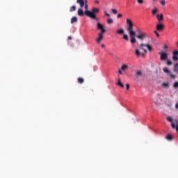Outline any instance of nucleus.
Masks as SVG:
<instances>
[{
    "label": "nucleus",
    "mask_w": 178,
    "mask_h": 178,
    "mask_svg": "<svg viewBox=\"0 0 178 178\" xmlns=\"http://www.w3.org/2000/svg\"><path fill=\"white\" fill-rule=\"evenodd\" d=\"M162 87L164 88H169V83L165 82L162 83Z\"/></svg>",
    "instance_id": "nucleus-16"
},
{
    "label": "nucleus",
    "mask_w": 178,
    "mask_h": 178,
    "mask_svg": "<svg viewBox=\"0 0 178 178\" xmlns=\"http://www.w3.org/2000/svg\"><path fill=\"white\" fill-rule=\"evenodd\" d=\"M78 83L79 84H83V83H84V79L81 77L78 78Z\"/></svg>",
    "instance_id": "nucleus-19"
},
{
    "label": "nucleus",
    "mask_w": 178,
    "mask_h": 178,
    "mask_svg": "<svg viewBox=\"0 0 178 178\" xmlns=\"http://www.w3.org/2000/svg\"><path fill=\"white\" fill-rule=\"evenodd\" d=\"M117 33L118 34H124V30H123V29H120L117 30Z\"/></svg>",
    "instance_id": "nucleus-18"
},
{
    "label": "nucleus",
    "mask_w": 178,
    "mask_h": 178,
    "mask_svg": "<svg viewBox=\"0 0 178 178\" xmlns=\"http://www.w3.org/2000/svg\"><path fill=\"white\" fill-rule=\"evenodd\" d=\"M104 40V33H98V38H96V42L97 44H101V41Z\"/></svg>",
    "instance_id": "nucleus-8"
},
{
    "label": "nucleus",
    "mask_w": 178,
    "mask_h": 178,
    "mask_svg": "<svg viewBox=\"0 0 178 178\" xmlns=\"http://www.w3.org/2000/svg\"><path fill=\"white\" fill-rule=\"evenodd\" d=\"M87 0H76V3L79 4L80 8L78 9V16H84L85 13L83 11V8H85V10H88V5Z\"/></svg>",
    "instance_id": "nucleus-2"
},
{
    "label": "nucleus",
    "mask_w": 178,
    "mask_h": 178,
    "mask_svg": "<svg viewBox=\"0 0 178 178\" xmlns=\"http://www.w3.org/2000/svg\"><path fill=\"white\" fill-rule=\"evenodd\" d=\"M68 40H72V36H68Z\"/></svg>",
    "instance_id": "nucleus-44"
},
{
    "label": "nucleus",
    "mask_w": 178,
    "mask_h": 178,
    "mask_svg": "<svg viewBox=\"0 0 178 178\" xmlns=\"http://www.w3.org/2000/svg\"><path fill=\"white\" fill-rule=\"evenodd\" d=\"M117 86L119 87H121V88H124V85L122 83V81H120V79H118L117 82Z\"/></svg>",
    "instance_id": "nucleus-12"
},
{
    "label": "nucleus",
    "mask_w": 178,
    "mask_h": 178,
    "mask_svg": "<svg viewBox=\"0 0 178 178\" xmlns=\"http://www.w3.org/2000/svg\"><path fill=\"white\" fill-rule=\"evenodd\" d=\"M127 67H129V66H127V65H122V67H121V70H126V69H127Z\"/></svg>",
    "instance_id": "nucleus-23"
},
{
    "label": "nucleus",
    "mask_w": 178,
    "mask_h": 178,
    "mask_svg": "<svg viewBox=\"0 0 178 178\" xmlns=\"http://www.w3.org/2000/svg\"><path fill=\"white\" fill-rule=\"evenodd\" d=\"M99 13V8H93L91 11H89L88 10H85L84 13L86 16H88V17H90V19H92L93 20H98V18H97V15L95 13Z\"/></svg>",
    "instance_id": "nucleus-3"
},
{
    "label": "nucleus",
    "mask_w": 178,
    "mask_h": 178,
    "mask_svg": "<svg viewBox=\"0 0 178 178\" xmlns=\"http://www.w3.org/2000/svg\"><path fill=\"white\" fill-rule=\"evenodd\" d=\"M163 72H164V73H170V72L169 71V70L168 69V67H164L163 69Z\"/></svg>",
    "instance_id": "nucleus-26"
},
{
    "label": "nucleus",
    "mask_w": 178,
    "mask_h": 178,
    "mask_svg": "<svg viewBox=\"0 0 178 178\" xmlns=\"http://www.w3.org/2000/svg\"><path fill=\"white\" fill-rule=\"evenodd\" d=\"M137 3L139 5H144V0H137Z\"/></svg>",
    "instance_id": "nucleus-24"
},
{
    "label": "nucleus",
    "mask_w": 178,
    "mask_h": 178,
    "mask_svg": "<svg viewBox=\"0 0 178 178\" xmlns=\"http://www.w3.org/2000/svg\"><path fill=\"white\" fill-rule=\"evenodd\" d=\"M97 30H101V32H99V33L104 34L106 30L105 29V27L104 26V25H102L99 22H97Z\"/></svg>",
    "instance_id": "nucleus-6"
},
{
    "label": "nucleus",
    "mask_w": 178,
    "mask_h": 178,
    "mask_svg": "<svg viewBox=\"0 0 178 178\" xmlns=\"http://www.w3.org/2000/svg\"><path fill=\"white\" fill-rule=\"evenodd\" d=\"M127 24L128 25L127 30L129 34V37L131 38L130 41L131 44H136V31H134V25L133 24V22L131 21L130 19H127Z\"/></svg>",
    "instance_id": "nucleus-1"
},
{
    "label": "nucleus",
    "mask_w": 178,
    "mask_h": 178,
    "mask_svg": "<svg viewBox=\"0 0 178 178\" xmlns=\"http://www.w3.org/2000/svg\"><path fill=\"white\" fill-rule=\"evenodd\" d=\"M168 48V46L167 45H165L164 46V49H166Z\"/></svg>",
    "instance_id": "nucleus-45"
},
{
    "label": "nucleus",
    "mask_w": 178,
    "mask_h": 178,
    "mask_svg": "<svg viewBox=\"0 0 178 178\" xmlns=\"http://www.w3.org/2000/svg\"><path fill=\"white\" fill-rule=\"evenodd\" d=\"M105 16H107L108 17H111V15L109 13H107L106 11H104Z\"/></svg>",
    "instance_id": "nucleus-33"
},
{
    "label": "nucleus",
    "mask_w": 178,
    "mask_h": 178,
    "mask_svg": "<svg viewBox=\"0 0 178 178\" xmlns=\"http://www.w3.org/2000/svg\"><path fill=\"white\" fill-rule=\"evenodd\" d=\"M168 106H170V104H168Z\"/></svg>",
    "instance_id": "nucleus-47"
},
{
    "label": "nucleus",
    "mask_w": 178,
    "mask_h": 178,
    "mask_svg": "<svg viewBox=\"0 0 178 178\" xmlns=\"http://www.w3.org/2000/svg\"><path fill=\"white\" fill-rule=\"evenodd\" d=\"M118 73H119V74H122V70H118Z\"/></svg>",
    "instance_id": "nucleus-41"
},
{
    "label": "nucleus",
    "mask_w": 178,
    "mask_h": 178,
    "mask_svg": "<svg viewBox=\"0 0 178 178\" xmlns=\"http://www.w3.org/2000/svg\"><path fill=\"white\" fill-rule=\"evenodd\" d=\"M164 27L165 26H163V24H159L156 25V30L158 31H162L163 30Z\"/></svg>",
    "instance_id": "nucleus-10"
},
{
    "label": "nucleus",
    "mask_w": 178,
    "mask_h": 178,
    "mask_svg": "<svg viewBox=\"0 0 178 178\" xmlns=\"http://www.w3.org/2000/svg\"><path fill=\"white\" fill-rule=\"evenodd\" d=\"M159 55H160L161 60H166L168 59V54L165 52H159Z\"/></svg>",
    "instance_id": "nucleus-7"
},
{
    "label": "nucleus",
    "mask_w": 178,
    "mask_h": 178,
    "mask_svg": "<svg viewBox=\"0 0 178 178\" xmlns=\"http://www.w3.org/2000/svg\"><path fill=\"white\" fill-rule=\"evenodd\" d=\"M175 72H177L178 73V69L175 70Z\"/></svg>",
    "instance_id": "nucleus-46"
},
{
    "label": "nucleus",
    "mask_w": 178,
    "mask_h": 178,
    "mask_svg": "<svg viewBox=\"0 0 178 178\" xmlns=\"http://www.w3.org/2000/svg\"><path fill=\"white\" fill-rule=\"evenodd\" d=\"M157 20L161 22V20H163V14H159L156 15Z\"/></svg>",
    "instance_id": "nucleus-13"
},
{
    "label": "nucleus",
    "mask_w": 178,
    "mask_h": 178,
    "mask_svg": "<svg viewBox=\"0 0 178 178\" xmlns=\"http://www.w3.org/2000/svg\"><path fill=\"white\" fill-rule=\"evenodd\" d=\"M160 3L162 6H165V5H166V1H165V0H161Z\"/></svg>",
    "instance_id": "nucleus-25"
},
{
    "label": "nucleus",
    "mask_w": 178,
    "mask_h": 178,
    "mask_svg": "<svg viewBox=\"0 0 178 178\" xmlns=\"http://www.w3.org/2000/svg\"><path fill=\"white\" fill-rule=\"evenodd\" d=\"M123 17V15L122 14H118L117 16L118 19H120V17Z\"/></svg>",
    "instance_id": "nucleus-36"
},
{
    "label": "nucleus",
    "mask_w": 178,
    "mask_h": 178,
    "mask_svg": "<svg viewBox=\"0 0 178 178\" xmlns=\"http://www.w3.org/2000/svg\"><path fill=\"white\" fill-rule=\"evenodd\" d=\"M177 67H178V63L175 65V67H174L175 72H176V70H177Z\"/></svg>",
    "instance_id": "nucleus-32"
},
{
    "label": "nucleus",
    "mask_w": 178,
    "mask_h": 178,
    "mask_svg": "<svg viewBox=\"0 0 178 178\" xmlns=\"http://www.w3.org/2000/svg\"><path fill=\"white\" fill-rule=\"evenodd\" d=\"M176 109H178V102L175 104Z\"/></svg>",
    "instance_id": "nucleus-42"
},
{
    "label": "nucleus",
    "mask_w": 178,
    "mask_h": 178,
    "mask_svg": "<svg viewBox=\"0 0 178 178\" xmlns=\"http://www.w3.org/2000/svg\"><path fill=\"white\" fill-rule=\"evenodd\" d=\"M174 123L175 125V124L172 123V128L176 129L177 131H178V120H175Z\"/></svg>",
    "instance_id": "nucleus-9"
},
{
    "label": "nucleus",
    "mask_w": 178,
    "mask_h": 178,
    "mask_svg": "<svg viewBox=\"0 0 178 178\" xmlns=\"http://www.w3.org/2000/svg\"><path fill=\"white\" fill-rule=\"evenodd\" d=\"M154 104H156V105H158V106L161 105V102H154Z\"/></svg>",
    "instance_id": "nucleus-40"
},
{
    "label": "nucleus",
    "mask_w": 178,
    "mask_h": 178,
    "mask_svg": "<svg viewBox=\"0 0 178 178\" xmlns=\"http://www.w3.org/2000/svg\"><path fill=\"white\" fill-rule=\"evenodd\" d=\"M172 135H170V134H168V135H167V136H166V139L167 140H172Z\"/></svg>",
    "instance_id": "nucleus-27"
},
{
    "label": "nucleus",
    "mask_w": 178,
    "mask_h": 178,
    "mask_svg": "<svg viewBox=\"0 0 178 178\" xmlns=\"http://www.w3.org/2000/svg\"><path fill=\"white\" fill-rule=\"evenodd\" d=\"M101 47H102V48H105V44H102L101 45Z\"/></svg>",
    "instance_id": "nucleus-43"
},
{
    "label": "nucleus",
    "mask_w": 178,
    "mask_h": 178,
    "mask_svg": "<svg viewBox=\"0 0 178 178\" xmlns=\"http://www.w3.org/2000/svg\"><path fill=\"white\" fill-rule=\"evenodd\" d=\"M113 15H117L118 14V10L115 9V8H112L111 9Z\"/></svg>",
    "instance_id": "nucleus-29"
},
{
    "label": "nucleus",
    "mask_w": 178,
    "mask_h": 178,
    "mask_svg": "<svg viewBox=\"0 0 178 178\" xmlns=\"http://www.w3.org/2000/svg\"><path fill=\"white\" fill-rule=\"evenodd\" d=\"M154 33H155L156 37H159V33L156 31H155Z\"/></svg>",
    "instance_id": "nucleus-38"
},
{
    "label": "nucleus",
    "mask_w": 178,
    "mask_h": 178,
    "mask_svg": "<svg viewBox=\"0 0 178 178\" xmlns=\"http://www.w3.org/2000/svg\"><path fill=\"white\" fill-rule=\"evenodd\" d=\"M172 59L175 61L178 60V51H175L173 52Z\"/></svg>",
    "instance_id": "nucleus-11"
},
{
    "label": "nucleus",
    "mask_w": 178,
    "mask_h": 178,
    "mask_svg": "<svg viewBox=\"0 0 178 178\" xmlns=\"http://www.w3.org/2000/svg\"><path fill=\"white\" fill-rule=\"evenodd\" d=\"M173 87H174V88H178V82L177 81L174 83Z\"/></svg>",
    "instance_id": "nucleus-31"
},
{
    "label": "nucleus",
    "mask_w": 178,
    "mask_h": 178,
    "mask_svg": "<svg viewBox=\"0 0 178 178\" xmlns=\"http://www.w3.org/2000/svg\"><path fill=\"white\" fill-rule=\"evenodd\" d=\"M71 23H72V24H73V23H77V17H73L71 19Z\"/></svg>",
    "instance_id": "nucleus-15"
},
{
    "label": "nucleus",
    "mask_w": 178,
    "mask_h": 178,
    "mask_svg": "<svg viewBox=\"0 0 178 178\" xmlns=\"http://www.w3.org/2000/svg\"><path fill=\"white\" fill-rule=\"evenodd\" d=\"M95 3L96 5H99V1L95 0Z\"/></svg>",
    "instance_id": "nucleus-37"
},
{
    "label": "nucleus",
    "mask_w": 178,
    "mask_h": 178,
    "mask_svg": "<svg viewBox=\"0 0 178 178\" xmlns=\"http://www.w3.org/2000/svg\"><path fill=\"white\" fill-rule=\"evenodd\" d=\"M139 48L140 49H143L145 52V54H147V49L145 48H147V49L149 51H152V47H151V45L149 44H140V45L139 46Z\"/></svg>",
    "instance_id": "nucleus-5"
},
{
    "label": "nucleus",
    "mask_w": 178,
    "mask_h": 178,
    "mask_svg": "<svg viewBox=\"0 0 178 178\" xmlns=\"http://www.w3.org/2000/svg\"><path fill=\"white\" fill-rule=\"evenodd\" d=\"M157 13H158V9H156V8H154L152 11V13L153 15H156Z\"/></svg>",
    "instance_id": "nucleus-22"
},
{
    "label": "nucleus",
    "mask_w": 178,
    "mask_h": 178,
    "mask_svg": "<svg viewBox=\"0 0 178 178\" xmlns=\"http://www.w3.org/2000/svg\"><path fill=\"white\" fill-rule=\"evenodd\" d=\"M136 74L138 77H141V76H143V72L141 71H136Z\"/></svg>",
    "instance_id": "nucleus-20"
},
{
    "label": "nucleus",
    "mask_w": 178,
    "mask_h": 178,
    "mask_svg": "<svg viewBox=\"0 0 178 178\" xmlns=\"http://www.w3.org/2000/svg\"><path fill=\"white\" fill-rule=\"evenodd\" d=\"M123 38L125 40V41H129V35L124 34L123 35Z\"/></svg>",
    "instance_id": "nucleus-28"
},
{
    "label": "nucleus",
    "mask_w": 178,
    "mask_h": 178,
    "mask_svg": "<svg viewBox=\"0 0 178 178\" xmlns=\"http://www.w3.org/2000/svg\"><path fill=\"white\" fill-rule=\"evenodd\" d=\"M126 89L129 90L130 89V85L129 83L126 84Z\"/></svg>",
    "instance_id": "nucleus-35"
},
{
    "label": "nucleus",
    "mask_w": 178,
    "mask_h": 178,
    "mask_svg": "<svg viewBox=\"0 0 178 178\" xmlns=\"http://www.w3.org/2000/svg\"><path fill=\"white\" fill-rule=\"evenodd\" d=\"M135 54H136V56H140V55H142V56H144V54H141L140 52L139 49H136L135 50Z\"/></svg>",
    "instance_id": "nucleus-14"
},
{
    "label": "nucleus",
    "mask_w": 178,
    "mask_h": 178,
    "mask_svg": "<svg viewBox=\"0 0 178 178\" xmlns=\"http://www.w3.org/2000/svg\"><path fill=\"white\" fill-rule=\"evenodd\" d=\"M171 79H175L176 76L170 74Z\"/></svg>",
    "instance_id": "nucleus-39"
},
{
    "label": "nucleus",
    "mask_w": 178,
    "mask_h": 178,
    "mask_svg": "<svg viewBox=\"0 0 178 178\" xmlns=\"http://www.w3.org/2000/svg\"><path fill=\"white\" fill-rule=\"evenodd\" d=\"M107 23L108 24H112V23H113V20L112 19H108L107 20Z\"/></svg>",
    "instance_id": "nucleus-30"
},
{
    "label": "nucleus",
    "mask_w": 178,
    "mask_h": 178,
    "mask_svg": "<svg viewBox=\"0 0 178 178\" xmlns=\"http://www.w3.org/2000/svg\"><path fill=\"white\" fill-rule=\"evenodd\" d=\"M167 65H168V66H170V65H172V61L168 60H167Z\"/></svg>",
    "instance_id": "nucleus-34"
},
{
    "label": "nucleus",
    "mask_w": 178,
    "mask_h": 178,
    "mask_svg": "<svg viewBox=\"0 0 178 178\" xmlns=\"http://www.w3.org/2000/svg\"><path fill=\"white\" fill-rule=\"evenodd\" d=\"M137 33L138 35H136V38H138V40H140V41H144V40L147 38V33L143 32V31L140 28L137 29Z\"/></svg>",
    "instance_id": "nucleus-4"
},
{
    "label": "nucleus",
    "mask_w": 178,
    "mask_h": 178,
    "mask_svg": "<svg viewBox=\"0 0 178 178\" xmlns=\"http://www.w3.org/2000/svg\"><path fill=\"white\" fill-rule=\"evenodd\" d=\"M167 120L168 122H171V127H172V123H173V124H175V126H176V124L175 123V121L173 122V120L170 117H167Z\"/></svg>",
    "instance_id": "nucleus-17"
},
{
    "label": "nucleus",
    "mask_w": 178,
    "mask_h": 178,
    "mask_svg": "<svg viewBox=\"0 0 178 178\" xmlns=\"http://www.w3.org/2000/svg\"><path fill=\"white\" fill-rule=\"evenodd\" d=\"M76 10V6H72L70 8V12H74Z\"/></svg>",
    "instance_id": "nucleus-21"
}]
</instances>
